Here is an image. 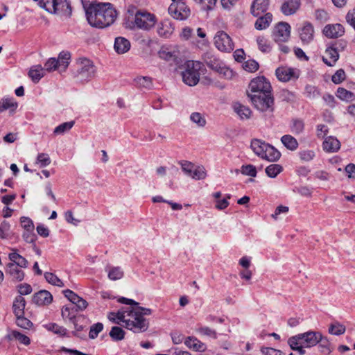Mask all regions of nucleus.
Instances as JSON below:
<instances>
[{
  "mask_svg": "<svg viewBox=\"0 0 355 355\" xmlns=\"http://www.w3.org/2000/svg\"><path fill=\"white\" fill-rule=\"evenodd\" d=\"M86 16L91 26L103 28L114 22L117 12L110 3H98L87 10Z\"/></svg>",
  "mask_w": 355,
  "mask_h": 355,
  "instance_id": "f257e3e1",
  "label": "nucleus"
},
{
  "mask_svg": "<svg viewBox=\"0 0 355 355\" xmlns=\"http://www.w3.org/2000/svg\"><path fill=\"white\" fill-rule=\"evenodd\" d=\"M108 318L135 333L144 332L148 328L143 312H110Z\"/></svg>",
  "mask_w": 355,
  "mask_h": 355,
  "instance_id": "f03ea898",
  "label": "nucleus"
},
{
  "mask_svg": "<svg viewBox=\"0 0 355 355\" xmlns=\"http://www.w3.org/2000/svg\"><path fill=\"white\" fill-rule=\"evenodd\" d=\"M37 2L39 6L51 14L66 17L71 15L70 3L67 0H33Z\"/></svg>",
  "mask_w": 355,
  "mask_h": 355,
  "instance_id": "7ed1b4c3",
  "label": "nucleus"
},
{
  "mask_svg": "<svg viewBox=\"0 0 355 355\" xmlns=\"http://www.w3.org/2000/svg\"><path fill=\"white\" fill-rule=\"evenodd\" d=\"M135 10V8L133 6H130L128 9L129 14L135 15L132 21L134 27L144 31H148L155 26L157 21L155 15L141 10H137L134 12Z\"/></svg>",
  "mask_w": 355,
  "mask_h": 355,
  "instance_id": "20e7f679",
  "label": "nucleus"
},
{
  "mask_svg": "<svg viewBox=\"0 0 355 355\" xmlns=\"http://www.w3.org/2000/svg\"><path fill=\"white\" fill-rule=\"evenodd\" d=\"M202 67L203 65L200 62L187 61L184 65V70L182 72L183 82L189 86L196 85L199 82Z\"/></svg>",
  "mask_w": 355,
  "mask_h": 355,
  "instance_id": "39448f33",
  "label": "nucleus"
},
{
  "mask_svg": "<svg viewBox=\"0 0 355 355\" xmlns=\"http://www.w3.org/2000/svg\"><path fill=\"white\" fill-rule=\"evenodd\" d=\"M254 107L260 112L272 113L274 111V98L271 92L261 94H251L249 97Z\"/></svg>",
  "mask_w": 355,
  "mask_h": 355,
  "instance_id": "423d86ee",
  "label": "nucleus"
},
{
  "mask_svg": "<svg viewBox=\"0 0 355 355\" xmlns=\"http://www.w3.org/2000/svg\"><path fill=\"white\" fill-rule=\"evenodd\" d=\"M95 73L96 67L91 60L87 58L80 60L76 72V77L80 81H87L94 77Z\"/></svg>",
  "mask_w": 355,
  "mask_h": 355,
  "instance_id": "0eeeda50",
  "label": "nucleus"
},
{
  "mask_svg": "<svg viewBox=\"0 0 355 355\" xmlns=\"http://www.w3.org/2000/svg\"><path fill=\"white\" fill-rule=\"evenodd\" d=\"M62 317L66 323L72 324L78 331H82L88 324V319L78 312H62Z\"/></svg>",
  "mask_w": 355,
  "mask_h": 355,
  "instance_id": "6e6552de",
  "label": "nucleus"
},
{
  "mask_svg": "<svg viewBox=\"0 0 355 355\" xmlns=\"http://www.w3.org/2000/svg\"><path fill=\"white\" fill-rule=\"evenodd\" d=\"M271 92L270 83L263 76H258L251 80L248 90V96L251 94H261L262 93H268Z\"/></svg>",
  "mask_w": 355,
  "mask_h": 355,
  "instance_id": "1a4fd4ad",
  "label": "nucleus"
},
{
  "mask_svg": "<svg viewBox=\"0 0 355 355\" xmlns=\"http://www.w3.org/2000/svg\"><path fill=\"white\" fill-rule=\"evenodd\" d=\"M215 46L221 52L230 53L233 51L234 44L230 36L223 31H218L214 37Z\"/></svg>",
  "mask_w": 355,
  "mask_h": 355,
  "instance_id": "9d476101",
  "label": "nucleus"
},
{
  "mask_svg": "<svg viewBox=\"0 0 355 355\" xmlns=\"http://www.w3.org/2000/svg\"><path fill=\"white\" fill-rule=\"evenodd\" d=\"M168 13L175 19L184 20L189 17L191 11L184 1H175L170 5Z\"/></svg>",
  "mask_w": 355,
  "mask_h": 355,
  "instance_id": "9b49d317",
  "label": "nucleus"
},
{
  "mask_svg": "<svg viewBox=\"0 0 355 355\" xmlns=\"http://www.w3.org/2000/svg\"><path fill=\"white\" fill-rule=\"evenodd\" d=\"M320 331H308L293 336L297 341L302 343L306 348L314 347L318 344V339L320 338Z\"/></svg>",
  "mask_w": 355,
  "mask_h": 355,
  "instance_id": "f8f14e48",
  "label": "nucleus"
},
{
  "mask_svg": "<svg viewBox=\"0 0 355 355\" xmlns=\"http://www.w3.org/2000/svg\"><path fill=\"white\" fill-rule=\"evenodd\" d=\"M291 35V26L286 22H279L272 32V38L277 43L286 42Z\"/></svg>",
  "mask_w": 355,
  "mask_h": 355,
  "instance_id": "ddd939ff",
  "label": "nucleus"
},
{
  "mask_svg": "<svg viewBox=\"0 0 355 355\" xmlns=\"http://www.w3.org/2000/svg\"><path fill=\"white\" fill-rule=\"evenodd\" d=\"M300 38L304 44H308L313 40L314 28L309 22H304L301 28H299Z\"/></svg>",
  "mask_w": 355,
  "mask_h": 355,
  "instance_id": "4468645a",
  "label": "nucleus"
},
{
  "mask_svg": "<svg viewBox=\"0 0 355 355\" xmlns=\"http://www.w3.org/2000/svg\"><path fill=\"white\" fill-rule=\"evenodd\" d=\"M64 297L67 298L72 304H75L80 310H85L88 305L87 302L83 298L78 296L73 291L67 289L62 291Z\"/></svg>",
  "mask_w": 355,
  "mask_h": 355,
  "instance_id": "2eb2a0df",
  "label": "nucleus"
},
{
  "mask_svg": "<svg viewBox=\"0 0 355 355\" xmlns=\"http://www.w3.org/2000/svg\"><path fill=\"white\" fill-rule=\"evenodd\" d=\"M175 31L174 24L170 19H164L157 25V32L158 35L164 38L170 37Z\"/></svg>",
  "mask_w": 355,
  "mask_h": 355,
  "instance_id": "dca6fc26",
  "label": "nucleus"
},
{
  "mask_svg": "<svg viewBox=\"0 0 355 355\" xmlns=\"http://www.w3.org/2000/svg\"><path fill=\"white\" fill-rule=\"evenodd\" d=\"M276 76L279 80L287 82L292 78H297L299 74L294 69L282 67L276 69Z\"/></svg>",
  "mask_w": 355,
  "mask_h": 355,
  "instance_id": "f3484780",
  "label": "nucleus"
},
{
  "mask_svg": "<svg viewBox=\"0 0 355 355\" xmlns=\"http://www.w3.org/2000/svg\"><path fill=\"white\" fill-rule=\"evenodd\" d=\"M345 33L343 26L340 24H328L324 26L323 33L329 38H336L342 36Z\"/></svg>",
  "mask_w": 355,
  "mask_h": 355,
  "instance_id": "a211bd4d",
  "label": "nucleus"
},
{
  "mask_svg": "<svg viewBox=\"0 0 355 355\" xmlns=\"http://www.w3.org/2000/svg\"><path fill=\"white\" fill-rule=\"evenodd\" d=\"M33 302L39 305H47L51 303L53 296L50 292L42 290L35 293L33 296Z\"/></svg>",
  "mask_w": 355,
  "mask_h": 355,
  "instance_id": "6ab92c4d",
  "label": "nucleus"
},
{
  "mask_svg": "<svg viewBox=\"0 0 355 355\" xmlns=\"http://www.w3.org/2000/svg\"><path fill=\"white\" fill-rule=\"evenodd\" d=\"M300 6V0H282L281 11L285 15H292L296 12Z\"/></svg>",
  "mask_w": 355,
  "mask_h": 355,
  "instance_id": "aec40b11",
  "label": "nucleus"
},
{
  "mask_svg": "<svg viewBox=\"0 0 355 355\" xmlns=\"http://www.w3.org/2000/svg\"><path fill=\"white\" fill-rule=\"evenodd\" d=\"M268 6L269 0H254L250 7V12L254 17H258L268 10Z\"/></svg>",
  "mask_w": 355,
  "mask_h": 355,
  "instance_id": "412c9836",
  "label": "nucleus"
},
{
  "mask_svg": "<svg viewBox=\"0 0 355 355\" xmlns=\"http://www.w3.org/2000/svg\"><path fill=\"white\" fill-rule=\"evenodd\" d=\"M339 58L336 48L329 46L327 48L324 55L322 56V61L328 66H334Z\"/></svg>",
  "mask_w": 355,
  "mask_h": 355,
  "instance_id": "4be33fe9",
  "label": "nucleus"
},
{
  "mask_svg": "<svg viewBox=\"0 0 355 355\" xmlns=\"http://www.w3.org/2000/svg\"><path fill=\"white\" fill-rule=\"evenodd\" d=\"M6 339L9 341L17 340L19 343L24 345H28L31 343V340L28 336L16 330H9L6 336Z\"/></svg>",
  "mask_w": 355,
  "mask_h": 355,
  "instance_id": "5701e85b",
  "label": "nucleus"
},
{
  "mask_svg": "<svg viewBox=\"0 0 355 355\" xmlns=\"http://www.w3.org/2000/svg\"><path fill=\"white\" fill-rule=\"evenodd\" d=\"M16 263H8L6 266V272L12 277L13 280L21 282L24 278V271L19 268Z\"/></svg>",
  "mask_w": 355,
  "mask_h": 355,
  "instance_id": "b1692460",
  "label": "nucleus"
},
{
  "mask_svg": "<svg viewBox=\"0 0 355 355\" xmlns=\"http://www.w3.org/2000/svg\"><path fill=\"white\" fill-rule=\"evenodd\" d=\"M318 349L320 353L324 355H329L333 352L334 347L329 338L322 336L320 333V338L318 339Z\"/></svg>",
  "mask_w": 355,
  "mask_h": 355,
  "instance_id": "393cba45",
  "label": "nucleus"
},
{
  "mask_svg": "<svg viewBox=\"0 0 355 355\" xmlns=\"http://www.w3.org/2000/svg\"><path fill=\"white\" fill-rule=\"evenodd\" d=\"M114 48L118 54H123L130 49V42L123 37H118L115 39Z\"/></svg>",
  "mask_w": 355,
  "mask_h": 355,
  "instance_id": "a878e982",
  "label": "nucleus"
},
{
  "mask_svg": "<svg viewBox=\"0 0 355 355\" xmlns=\"http://www.w3.org/2000/svg\"><path fill=\"white\" fill-rule=\"evenodd\" d=\"M322 148L324 151L328 153L336 152L340 148V143L336 138L330 136L323 141Z\"/></svg>",
  "mask_w": 355,
  "mask_h": 355,
  "instance_id": "bb28decb",
  "label": "nucleus"
},
{
  "mask_svg": "<svg viewBox=\"0 0 355 355\" xmlns=\"http://www.w3.org/2000/svg\"><path fill=\"white\" fill-rule=\"evenodd\" d=\"M184 344L189 349L196 352H203L206 349L205 344L195 337H187L184 340Z\"/></svg>",
  "mask_w": 355,
  "mask_h": 355,
  "instance_id": "cd10ccee",
  "label": "nucleus"
},
{
  "mask_svg": "<svg viewBox=\"0 0 355 355\" xmlns=\"http://www.w3.org/2000/svg\"><path fill=\"white\" fill-rule=\"evenodd\" d=\"M233 108L234 111L241 120H247L251 117L252 111L249 107L242 105L240 103H235L233 105Z\"/></svg>",
  "mask_w": 355,
  "mask_h": 355,
  "instance_id": "c85d7f7f",
  "label": "nucleus"
},
{
  "mask_svg": "<svg viewBox=\"0 0 355 355\" xmlns=\"http://www.w3.org/2000/svg\"><path fill=\"white\" fill-rule=\"evenodd\" d=\"M281 157L280 152L272 146L268 144V147L265 149V152L261 159H266L268 162H277Z\"/></svg>",
  "mask_w": 355,
  "mask_h": 355,
  "instance_id": "c756f323",
  "label": "nucleus"
},
{
  "mask_svg": "<svg viewBox=\"0 0 355 355\" xmlns=\"http://www.w3.org/2000/svg\"><path fill=\"white\" fill-rule=\"evenodd\" d=\"M44 75L45 69L40 64L33 66L28 71V76L35 83H37Z\"/></svg>",
  "mask_w": 355,
  "mask_h": 355,
  "instance_id": "7c9ffc66",
  "label": "nucleus"
},
{
  "mask_svg": "<svg viewBox=\"0 0 355 355\" xmlns=\"http://www.w3.org/2000/svg\"><path fill=\"white\" fill-rule=\"evenodd\" d=\"M269 144L266 143L260 139H254L251 141V148L253 152L259 157H261L265 152V149Z\"/></svg>",
  "mask_w": 355,
  "mask_h": 355,
  "instance_id": "2f4dec72",
  "label": "nucleus"
},
{
  "mask_svg": "<svg viewBox=\"0 0 355 355\" xmlns=\"http://www.w3.org/2000/svg\"><path fill=\"white\" fill-rule=\"evenodd\" d=\"M272 20V15L270 12H267L263 16L259 17L255 24L254 27L257 30H263L267 28Z\"/></svg>",
  "mask_w": 355,
  "mask_h": 355,
  "instance_id": "473e14b6",
  "label": "nucleus"
},
{
  "mask_svg": "<svg viewBox=\"0 0 355 355\" xmlns=\"http://www.w3.org/2000/svg\"><path fill=\"white\" fill-rule=\"evenodd\" d=\"M281 141L287 149L291 151H295L299 146L297 139L291 135H283Z\"/></svg>",
  "mask_w": 355,
  "mask_h": 355,
  "instance_id": "72a5a7b5",
  "label": "nucleus"
},
{
  "mask_svg": "<svg viewBox=\"0 0 355 355\" xmlns=\"http://www.w3.org/2000/svg\"><path fill=\"white\" fill-rule=\"evenodd\" d=\"M159 57L166 61H175L178 57L177 51L170 50L168 48L162 47L158 52Z\"/></svg>",
  "mask_w": 355,
  "mask_h": 355,
  "instance_id": "f704fd0d",
  "label": "nucleus"
},
{
  "mask_svg": "<svg viewBox=\"0 0 355 355\" xmlns=\"http://www.w3.org/2000/svg\"><path fill=\"white\" fill-rule=\"evenodd\" d=\"M117 302L123 304L129 305L131 308L130 311H151L150 309H146L139 306V303L135 301L134 300L124 297H119L117 299Z\"/></svg>",
  "mask_w": 355,
  "mask_h": 355,
  "instance_id": "c9c22d12",
  "label": "nucleus"
},
{
  "mask_svg": "<svg viewBox=\"0 0 355 355\" xmlns=\"http://www.w3.org/2000/svg\"><path fill=\"white\" fill-rule=\"evenodd\" d=\"M13 252L10 253L8 255L9 259L11 261L10 263H16V265L20 268H26L28 261L21 255L19 254L16 250H13Z\"/></svg>",
  "mask_w": 355,
  "mask_h": 355,
  "instance_id": "e433bc0d",
  "label": "nucleus"
},
{
  "mask_svg": "<svg viewBox=\"0 0 355 355\" xmlns=\"http://www.w3.org/2000/svg\"><path fill=\"white\" fill-rule=\"evenodd\" d=\"M71 58V54L68 51H62L58 55V61L60 71H65L69 64V60Z\"/></svg>",
  "mask_w": 355,
  "mask_h": 355,
  "instance_id": "4c0bfd02",
  "label": "nucleus"
},
{
  "mask_svg": "<svg viewBox=\"0 0 355 355\" xmlns=\"http://www.w3.org/2000/svg\"><path fill=\"white\" fill-rule=\"evenodd\" d=\"M12 232L11 231V225L6 220H3L0 223V239H11Z\"/></svg>",
  "mask_w": 355,
  "mask_h": 355,
  "instance_id": "58836bf2",
  "label": "nucleus"
},
{
  "mask_svg": "<svg viewBox=\"0 0 355 355\" xmlns=\"http://www.w3.org/2000/svg\"><path fill=\"white\" fill-rule=\"evenodd\" d=\"M73 121L62 123L58 125L53 130L54 135H62L69 132L74 125Z\"/></svg>",
  "mask_w": 355,
  "mask_h": 355,
  "instance_id": "ea45409f",
  "label": "nucleus"
},
{
  "mask_svg": "<svg viewBox=\"0 0 355 355\" xmlns=\"http://www.w3.org/2000/svg\"><path fill=\"white\" fill-rule=\"evenodd\" d=\"M106 271L108 273L109 279L111 280H118L123 276V272L120 267L107 266Z\"/></svg>",
  "mask_w": 355,
  "mask_h": 355,
  "instance_id": "a19ab883",
  "label": "nucleus"
},
{
  "mask_svg": "<svg viewBox=\"0 0 355 355\" xmlns=\"http://www.w3.org/2000/svg\"><path fill=\"white\" fill-rule=\"evenodd\" d=\"M136 85L139 87L150 89L153 87V80L148 76H139L135 79Z\"/></svg>",
  "mask_w": 355,
  "mask_h": 355,
  "instance_id": "79ce46f5",
  "label": "nucleus"
},
{
  "mask_svg": "<svg viewBox=\"0 0 355 355\" xmlns=\"http://www.w3.org/2000/svg\"><path fill=\"white\" fill-rule=\"evenodd\" d=\"M282 171L283 167L277 164H270L265 169L266 175L271 178H276Z\"/></svg>",
  "mask_w": 355,
  "mask_h": 355,
  "instance_id": "37998d69",
  "label": "nucleus"
},
{
  "mask_svg": "<svg viewBox=\"0 0 355 355\" xmlns=\"http://www.w3.org/2000/svg\"><path fill=\"white\" fill-rule=\"evenodd\" d=\"M204 60L208 67L217 71L218 69H220V66L223 64L220 60L206 55L204 58Z\"/></svg>",
  "mask_w": 355,
  "mask_h": 355,
  "instance_id": "c03bdc74",
  "label": "nucleus"
},
{
  "mask_svg": "<svg viewBox=\"0 0 355 355\" xmlns=\"http://www.w3.org/2000/svg\"><path fill=\"white\" fill-rule=\"evenodd\" d=\"M345 327L338 322L331 323L328 329V332L330 334L335 336H340L345 332Z\"/></svg>",
  "mask_w": 355,
  "mask_h": 355,
  "instance_id": "a18cd8bd",
  "label": "nucleus"
},
{
  "mask_svg": "<svg viewBox=\"0 0 355 355\" xmlns=\"http://www.w3.org/2000/svg\"><path fill=\"white\" fill-rule=\"evenodd\" d=\"M288 343L292 349L298 352L300 355L305 354L306 351L304 348H306V346L304 345L302 343L297 341L295 338H290L288 340Z\"/></svg>",
  "mask_w": 355,
  "mask_h": 355,
  "instance_id": "49530a36",
  "label": "nucleus"
},
{
  "mask_svg": "<svg viewBox=\"0 0 355 355\" xmlns=\"http://www.w3.org/2000/svg\"><path fill=\"white\" fill-rule=\"evenodd\" d=\"M24 313V312H17V314H16V324L21 328L28 329L33 324L31 320L23 316Z\"/></svg>",
  "mask_w": 355,
  "mask_h": 355,
  "instance_id": "de8ad7c7",
  "label": "nucleus"
},
{
  "mask_svg": "<svg viewBox=\"0 0 355 355\" xmlns=\"http://www.w3.org/2000/svg\"><path fill=\"white\" fill-rule=\"evenodd\" d=\"M109 335L113 340L119 341L124 338L125 331L121 327L115 326L112 327Z\"/></svg>",
  "mask_w": 355,
  "mask_h": 355,
  "instance_id": "09e8293b",
  "label": "nucleus"
},
{
  "mask_svg": "<svg viewBox=\"0 0 355 355\" xmlns=\"http://www.w3.org/2000/svg\"><path fill=\"white\" fill-rule=\"evenodd\" d=\"M257 43L259 49L263 53H268L271 50L270 42L263 36H259L257 38Z\"/></svg>",
  "mask_w": 355,
  "mask_h": 355,
  "instance_id": "8fccbe9b",
  "label": "nucleus"
},
{
  "mask_svg": "<svg viewBox=\"0 0 355 355\" xmlns=\"http://www.w3.org/2000/svg\"><path fill=\"white\" fill-rule=\"evenodd\" d=\"M207 176V172L204 166H196L193 170V173L189 177L196 180H204Z\"/></svg>",
  "mask_w": 355,
  "mask_h": 355,
  "instance_id": "3c124183",
  "label": "nucleus"
},
{
  "mask_svg": "<svg viewBox=\"0 0 355 355\" xmlns=\"http://www.w3.org/2000/svg\"><path fill=\"white\" fill-rule=\"evenodd\" d=\"M44 275L45 279L47 281L48 283L58 287H63L64 286L62 281L60 278H58L55 274L52 272H46Z\"/></svg>",
  "mask_w": 355,
  "mask_h": 355,
  "instance_id": "603ef678",
  "label": "nucleus"
},
{
  "mask_svg": "<svg viewBox=\"0 0 355 355\" xmlns=\"http://www.w3.org/2000/svg\"><path fill=\"white\" fill-rule=\"evenodd\" d=\"M337 97L341 100L352 101L354 99V94L345 88L339 87L337 89Z\"/></svg>",
  "mask_w": 355,
  "mask_h": 355,
  "instance_id": "864d4df0",
  "label": "nucleus"
},
{
  "mask_svg": "<svg viewBox=\"0 0 355 355\" xmlns=\"http://www.w3.org/2000/svg\"><path fill=\"white\" fill-rule=\"evenodd\" d=\"M190 119L200 128L205 126L207 123L205 117L200 112H193L190 115Z\"/></svg>",
  "mask_w": 355,
  "mask_h": 355,
  "instance_id": "5fc2aeb1",
  "label": "nucleus"
},
{
  "mask_svg": "<svg viewBox=\"0 0 355 355\" xmlns=\"http://www.w3.org/2000/svg\"><path fill=\"white\" fill-rule=\"evenodd\" d=\"M298 155L302 162H309L315 157V153L312 150H302L298 152Z\"/></svg>",
  "mask_w": 355,
  "mask_h": 355,
  "instance_id": "6e6d98bb",
  "label": "nucleus"
},
{
  "mask_svg": "<svg viewBox=\"0 0 355 355\" xmlns=\"http://www.w3.org/2000/svg\"><path fill=\"white\" fill-rule=\"evenodd\" d=\"M196 331L202 336H208L214 339L217 338L216 331L208 327H200L196 329Z\"/></svg>",
  "mask_w": 355,
  "mask_h": 355,
  "instance_id": "4d7b16f0",
  "label": "nucleus"
},
{
  "mask_svg": "<svg viewBox=\"0 0 355 355\" xmlns=\"http://www.w3.org/2000/svg\"><path fill=\"white\" fill-rule=\"evenodd\" d=\"M304 125L302 121L294 119L291 126V132L295 135H300L304 130Z\"/></svg>",
  "mask_w": 355,
  "mask_h": 355,
  "instance_id": "13d9d810",
  "label": "nucleus"
},
{
  "mask_svg": "<svg viewBox=\"0 0 355 355\" xmlns=\"http://www.w3.org/2000/svg\"><path fill=\"white\" fill-rule=\"evenodd\" d=\"M36 163L42 168L49 166L51 164L49 155L46 153H39L37 156Z\"/></svg>",
  "mask_w": 355,
  "mask_h": 355,
  "instance_id": "bf43d9fd",
  "label": "nucleus"
},
{
  "mask_svg": "<svg viewBox=\"0 0 355 355\" xmlns=\"http://www.w3.org/2000/svg\"><path fill=\"white\" fill-rule=\"evenodd\" d=\"M26 306V300L21 295H18L15 297L12 308L14 311H24Z\"/></svg>",
  "mask_w": 355,
  "mask_h": 355,
  "instance_id": "052dcab7",
  "label": "nucleus"
},
{
  "mask_svg": "<svg viewBox=\"0 0 355 355\" xmlns=\"http://www.w3.org/2000/svg\"><path fill=\"white\" fill-rule=\"evenodd\" d=\"M179 164L181 166L182 171L189 177L192 174L193 170L196 166L191 162L185 160L180 162Z\"/></svg>",
  "mask_w": 355,
  "mask_h": 355,
  "instance_id": "680f3d73",
  "label": "nucleus"
},
{
  "mask_svg": "<svg viewBox=\"0 0 355 355\" xmlns=\"http://www.w3.org/2000/svg\"><path fill=\"white\" fill-rule=\"evenodd\" d=\"M304 94L309 98H315L320 95L318 89L315 86L309 85L305 87Z\"/></svg>",
  "mask_w": 355,
  "mask_h": 355,
  "instance_id": "e2e57ef3",
  "label": "nucleus"
},
{
  "mask_svg": "<svg viewBox=\"0 0 355 355\" xmlns=\"http://www.w3.org/2000/svg\"><path fill=\"white\" fill-rule=\"evenodd\" d=\"M49 331H51L56 334L64 335L66 334V329L55 323H49L44 325Z\"/></svg>",
  "mask_w": 355,
  "mask_h": 355,
  "instance_id": "0e129e2a",
  "label": "nucleus"
},
{
  "mask_svg": "<svg viewBox=\"0 0 355 355\" xmlns=\"http://www.w3.org/2000/svg\"><path fill=\"white\" fill-rule=\"evenodd\" d=\"M103 329V324L100 322H97L93 324L90 327L89 337L92 339L96 338L98 334Z\"/></svg>",
  "mask_w": 355,
  "mask_h": 355,
  "instance_id": "69168bd1",
  "label": "nucleus"
},
{
  "mask_svg": "<svg viewBox=\"0 0 355 355\" xmlns=\"http://www.w3.org/2000/svg\"><path fill=\"white\" fill-rule=\"evenodd\" d=\"M241 172L242 174L250 177H256L257 175L256 167L252 164L242 166Z\"/></svg>",
  "mask_w": 355,
  "mask_h": 355,
  "instance_id": "338daca9",
  "label": "nucleus"
},
{
  "mask_svg": "<svg viewBox=\"0 0 355 355\" xmlns=\"http://www.w3.org/2000/svg\"><path fill=\"white\" fill-rule=\"evenodd\" d=\"M243 69L249 72H254L259 69V64L254 60H248L243 65Z\"/></svg>",
  "mask_w": 355,
  "mask_h": 355,
  "instance_id": "774afa93",
  "label": "nucleus"
}]
</instances>
